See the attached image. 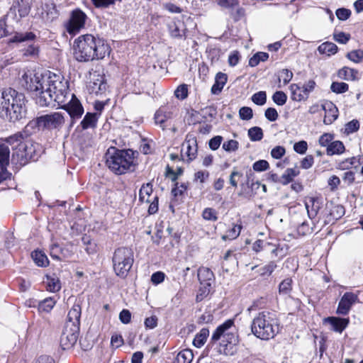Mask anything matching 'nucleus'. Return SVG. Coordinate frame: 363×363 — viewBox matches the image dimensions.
Instances as JSON below:
<instances>
[{
	"label": "nucleus",
	"mask_w": 363,
	"mask_h": 363,
	"mask_svg": "<svg viewBox=\"0 0 363 363\" xmlns=\"http://www.w3.org/2000/svg\"><path fill=\"white\" fill-rule=\"evenodd\" d=\"M239 115L242 120H250L252 118V109L250 107H242L239 111Z\"/></svg>",
	"instance_id": "13d9d810"
},
{
	"label": "nucleus",
	"mask_w": 363,
	"mask_h": 363,
	"mask_svg": "<svg viewBox=\"0 0 363 363\" xmlns=\"http://www.w3.org/2000/svg\"><path fill=\"white\" fill-rule=\"evenodd\" d=\"M3 112L10 121L22 118L26 113L24 94L12 88L0 91V113Z\"/></svg>",
	"instance_id": "7ed1b4c3"
},
{
	"label": "nucleus",
	"mask_w": 363,
	"mask_h": 363,
	"mask_svg": "<svg viewBox=\"0 0 363 363\" xmlns=\"http://www.w3.org/2000/svg\"><path fill=\"white\" fill-rule=\"evenodd\" d=\"M209 335V330L207 328H202L194 339L193 344L195 347L200 348L206 342Z\"/></svg>",
	"instance_id": "c756f323"
},
{
	"label": "nucleus",
	"mask_w": 363,
	"mask_h": 363,
	"mask_svg": "<svg viewBox=\"0 0 363 363\" xmlns=\"http://www.w3.org/2000/svg\"><path fill=\"white\" fill-rule=\"evenodd\" d=\"M58 105L69 113L71 118L70 128L73 126L75 119L81 118L84 113L83 106L74 94H69V96L66 97L65 102L60 103Z\"/></svg>",
	"instance_id": "9b49d317"
},
{
	"label": "nucleus",
	"mask_w": 363,
	"mask_h": 363,
	"mask_svg": "<svg viewBox=\"0 0 363 363\" xmlns=\"http://www.w3.org/2000/svg\"><path fill=\"white\" fill-rule=\"evenodd\" d=\"M174 96L180 99L184 100L188 96V87L185 84L179 85L174 91Z\"/></svg>",
	"instance_id": "3c124183"
},
{
	"label": "nucleus",
	"mask_w": 363,
	"mask_h": 363,
	"mask_svg": "<svg viewBox=\"0 0 363 363\" xmlns=\"http://www.w3.org/2000/svg\"><path fill=\"white\" fill-rule=\"evenodd\" d=\"M222 147L227 152H234L238 149L239 143L237 140H230L225 142Z\"/></svg>",
	"instance_id": "5fc2aeb1"
},
{
	"label": "nucleus",
	"mask_w": 363,
	"mask_h": 363,
	"mask_svg": "<svg viewBox=\"0 0 363 363\" xmlns=\"http://www.w3.org/2000/svg\"><path fill=\"white\" fill-rule=\"evenodd\" d=\"M269 57L267 52H259L255 54L249 60V65L251 67L257 66L259 62H264Z\"/></svg>",
	"instance_id": "e433bc0d"
},
{
	"label": "nucleus",
	"mask_w": 363,
	"mask_h": 363,
	"mask_svg": "<svg viewBox=\"0 0 363 363\" xmlns=\"http://www.w3.org/2000/svg\"><path fill=\"white\" fill-rule=\"evenodd\" d=\"M248 136L252 141H259L263 138V132L259 127H252L248 130Z\"/></svg>",
	"instance_id": "ea45409f"
},
{
	"label": "nucleus",
	"mask_w": 363,
	"mask_h": 363,
	"mask_svg": "<svg viewBox=\"0 0 363 363\" xmlns=\"http://www.w3.org/2000/svg\"><path fill=\"white\" fill-rule=\"evenodd\" d=\"M30 11V6L28 0H14L8 16L19 21L21 18L28 16Z\"/></svg>",
	"instance_id": "4468645a"
},
{
	"label": "nucleus",
	"mask_w": 363,
	"mask_h": 363,
	"mask_svg": "<svg viewBox=\"0 0 363 363\" xmlns=\"http://www.w3.org/2000/svg\"><path fill=\"white\" fill-rule=\"evenodd\" d=\"M349 89L347 84L345 82H333L330 86V89L333 92L336 94H342L346 92Z\"/></svg>",
	"instance_id": "c03bdc74"
},
{
	"label": "nucleus",
	"mask_w": 363,
	"mask_h": 363,
	"mask_svg": "<svg viewBox=\"0 0 363 363\" xmlns=\"http://www.w3.org/2000/svg\"><path fill=\"white\" fill-rule=\"evenodd\" d=\"M212 289V286L209 285V284H201V286L199 289L197 295L196 296V301L201 302L206 298Z\"/></svg>",
	"instance_id": "4c0bfd02"
},
{
	"label": "nucleus",
	"mask_w": 363,
	"mask_h": 363,
	"mask_svg": "<svg viewBox=\"0 0 363 363\" xmlns=\"http://www.w3.org/2000/svg\"><path fill=\"white\" fill-rule=\"evenodd\" d=\"M272 99L276 104L283 106L286 102L287 96L283 91H277L273 94Z\"/></svg>",
	"instance_id": "864d4df0"
},
{
	"label": "nucleus",
	"mask_w": 363,
	"mask_h": 363,
	"mask_svg": "<svg viewBox=\"0 0 363 363\" xmlns=\"http://www.w3.org/2000/svg\"><path fill=\"white\" fill-rule=\"evenodd\" d=\"M358 72L356 69L345 67L339 70L338 76L345 80H356L358 77Z\"/></svg>",
	"instance_id": "a878e982"
},
{
	"label": "nucleus",
	"mask_w": 363,
	"mask_h": 363,
	"mask_svg": "<svg viewBox=\"0 0 363 363\" xmlns=\"http://www.w3.org/2000/svg\"><path fill=\"white\" fill-rule=\"evenodd\" d=\"M122 0H91L93 5L96 9H107L113 6L117 1L121 2Z\"/></svg>",
	"instance_id": "a19ab883"
},
{
	"label": "nucleus",
	"mask_w": 363,
	"mask_h": 363,
	"mask_svg": "<svg viewBox=\"0 0 363 363\" xmlns=\"http://www.w3.org/2000/svg\"><path fill=\"white\" fill-rule=\"evenodd\" d=\"M299 174V170L296 168H288L285 173L282 175V178L284 179V183H290L293 178Z\"/></svg>",
	"instance_id": "a18cd8bd"
},
{
	"label": "nucleus",
	"mask_w": 363,
	"mask_h": 363,
	"mask_svg": "<svg viewBox=\"0 0 363 363\" xmlns=\"http://www.w3.org/2000/svg\"><path fill=\"white\" fill-rule=\"evenodd\" d=\"M99 116V113H86L80 123L82 129L94 128L96 126Z\"/></svg>",
	"instance_id": "4be33fe9"
},
{
	"label": "nucleus",
	"mask_w": 363,
	"mask_h": 363,
	"mask_svg": "<svg viewBox=\"0 0 363 363\" xmlns=\"http://www.w3.org/2000/svg\"><path fill=\"white\" fill-rule=\"evenodd\" d=\"M82 313L81 305L79 302L74 303L67 314L66 325L79 328L80 317Z\"/></svg>",
	"instance_id": "f3484780"
},
{
	"label": "nucleus",
	"mask_w": 363,
	"mask_h": 363,
	"mask_svg": "<svg viewBox=\"0 0 363 363\" xmlns=\"http://www.w3.org/2000/svg\"><path fill=\"white\" fill-rule=\"evenodd\" d=\"M158 322V318L156 315H153L150 317L146 318L145 319V326L147 329H153L157 327Z\"/></svg>",
	"instance_id": "0e129e2a"
},
{
	"label": "nucleus",
	"mask_w": 363,
	"mask_h": 363,
	"mask_svg": "<svg viewBox=\"0 0 363 363\" xmlns=\"http://www.w3.org/2000/svg\"><path fill=\"white\" fill-rule=\"evenodd\" d=\"M233 324L234 321L233 320H227L216 328L211 336V343L220 340V345L224 347L223 350L220 349V353L227 354V346L228 345H235L238 342V335L230 331Z\"/></svg>",
	"instance_id": "0eeeda50"
},
{
	"label": "nucleus",
	"mask_w": 363,
	"mask_h": 363,
	"mask_svg": "<svg viewBox=\"0 0 363 363\" xmlns=\"http://www.w3.org/2000/svg\"><path fill=\"white\" fill-rule=\"evenodd\" d=\"M45 74H39L33 72H25L20 79L21 85L33 93L35 97L40 94V91L45 89Z\"/></svg>",
	"instance_id": "1a4fd4ad"
},
{
	"label": "nucleus",
	"mask_w": 363,
	"mask_h": 363,
	"mask_svg": "<svg viewBox=\"0 0 363 363\" xmlns=\"http://www.w3.org/2000/svg\"><path fill=\"white\" fill-rule=\"evenodd\" d=\"M197 276L200 281V284H209V285L212 286L214 283V274L210 269L207 267H200L198 270Z\"/></svg>",
	"instance_id": "aec40b11"
},
{
	"label": "nucleus",
	"mask_w": 363,
	"mask_h": 363,
	"mask_svg": "<svg viewBox=\"0 0 363 363\" xmlns=\"http://www.w3.org/2000/svg\"><path fill=\"white\" fill-rule=\"evenodd\" d=\"M45 89L40 91L37 97L36 103L42 106H48L53 102L65 103L66 97L70 94L68 91V84L63 78L54 73L49 72L45 74Z\"/></svg>",
	"instance_id": "f03ea898"
},
{
	"label": "nucleus",
	"mask_w": 363,
	"mask_h": 363,
	"mask_svg": "<svg viewBox=\"0 0 363 363\" xmlns=\"http://www.w3.org/2000/svg\"><path fill=\"white\" fill-rule=\"evenodd\" d=\"M222 140H223V137L222 136L217 135V136L213 137V138H211L209 140V143H208L209 147L212 150H218L219 148L221 143H222Z\"/></svg>",
	"instance_id": "338daca9"
},
{
	"label": "nucleus",
	"mask_w": 363,
	"mask_h": 363,
	"mask_svg": "<svg viewBox=\"0 0 363 363\" xmlns=\"http://www.w3.org/2000/svg\"><path fill=\"white\" fill-rule=\"evenodd\" d=\"M228 80L227 74L218 72L215 77V83L211 87V93L215 95L219 94L223 89Z\"/></svg>",
	"instance_id": "412c9836"
},
{
	"label": "nucleus",
	"mask_w": 363,
	"mask_h": 363,
	"mask_svg": "<svg viewBox=\"0 0 363 363\" xmlns=\"http://www.w3.org/2000/svg\"><path fill=\"white\" fill-rule=\"evenodd\" d=\"M182 152H184L189 161L194 160L197 155L198 145L196 135L193 133H189L186 135L184 142L182 144Z\"/></svg>",
	"instance_id": "2eb2a0df"
},
{
	"label": "nucleus",
	"mask_w": 363,
	"mask_h": 363,
	"mask_svg": "<svg viewBox=\"0 0 363 363\" xmlns=\"http://www.w3.org/2000/svg\"><path fill=\"white\" fill-rule=\"evenodd\" d=\"M242 177V173L234 169L230 177L229 182L230 184L235 188L238 186V179Z\"/></svg>",
	"instance_id": "69168bd1"
},
{
	"label": "nucleus",
	"mask_w": 363,
	"mask_h": 363,
	"mask_svg": "<svg viewBox=\"0 0 363 363\" xmlns=\"http://www.w3.org/2000/svg\"><path fill=\"white\" fill-rule=\"evenodd\" d=\"M252 101L257 105L262 106L266 103L267 94L265 91H260L252 96Z\"/></svg>",
	"instance_id": "de8ad7c7"
},
{
	"label": "nucleus",
	"mask_w": 363,
	"mask_h": 363,
	"mask_svg": "<svg viewBox=\"0 0 363 363\" xmlns=\"http://www.w3.org/2000/svg\"><path fill=\"white\" fill-rule=\"evenodd\" d=\"M318 50L320 53L331 55L337 52V46L333 43L325 42L318 46Z\"/></svg>",
	"instance_id": "7c9ffc66"
},
{
	"label": "nucleus",
	"mask_w": 363,
	"mask_h": 363,
	"mask_svg": "<svg viewBox=\"0 0 363 363\" xmlns=\"http://www.w3.org/2000/svg\"><path fill=\"white\" fill-rule=\"evenodd\" d=\"M112 261L116 275L125 278L134 262L133 252L128 247H119L115 250Z\"/></svg>",
	"instance_id": "423d86ee"
},
{
	"label": "nucleus",
	"mask_w": 363,
	"mask_h": 363,
	"mask_svg": "<svg viewBox=\"0 0 363 363\" xmlns=\"http://www.w3.org/2000/svg\"><path fill=\"white\" fill-rule=\"evenodd\" d=\"M87 16L80 9L72 11L70 18L66 25L67 31L69 34H76L84 27Z\"/></svg>",
	"instance_id": "f8f14e48"
},
{
	"label": "nucleus",
	"mask_w": 363,
	"mask_h": 363,
	"mask_svg": "<svg viewBox=\"0 0 363 363\" xmlns=\"http://www.w3.org/2000/svg\"><path fill=\"white\" fill-rule=\"evenodd\" d=\"M269 167V164L268 162L264 160H260L253 164V169L256 172H262L267 170Z\"/></svg>",
	"instance_id": "e2e57ef3"
},
{
	"label": "nucleus",
	"mask_w": 363,
	"mask_h": 363,
	"mask_svg": "<svg viewBox=\"0 0 363 363\" xmlns=\"http://www.w3.org/2000/svg\"><path fill=\"white\" fill-rule=\"evenodd\" d=\"M193 358L194 354L191 350H183L177 354L175 363H191Z\"/></svg>",
	"instance_id": "cd10ccee"
},
{
	"label": "nucleus",
	"mask_w": 363,
	"mask_h": 363,
	"mask_svg": "<svg viewBox=\"0 0 363 363\" xmlns=\"http://www.w3.org/2000/svg\"><path fill=\"white\" fill-rule=\"evenodd\" d=\"M152 193V185L151 183H147L143 184L139 191V200L141 202L149 203L150 199H149L150 196Z\"/></svg>",
	"instance_id": "393cba45"
},
{
	"label": "nucleus",
	"mask_w": 363,
	"mask_h": 363,
	"mask_svg": "<svg viewBox=\"0 0 363 363\" xmlns=\"http://www.w3.org/2000/svg\"><path fill=\"white\" fill-rule=\"evenodd\" d=\"M290 90L291 92V99L293 101H301L306 99V94L302 91L301 88L296 84H293L290 86Z\"/></svg>",
	"instance_id": "72a5a7b5"
},
{
	"label": "nucleus",
	"mask_w": 363,
	"mask_h": 363,
	"mask_svg": "<svg viewBox=\"0 0 363 363\" xmlns=\"http://www.w3.org/2000/svg\"><path fill=\"white\" fill-rule=\"evenodd\" d=\"M286 152L285 148L282 146H276L271 151V155L274 159H280Z\"/></svg>",
	"instance_id": "774afa93"
},
{
	"label": "nucleus",
	"mask_w": 363,
	"mask_h": 363,
	"mask_svg": "<svg viewBox=\"0 0 363 363\" xmlns=\"http://www.w3.org/2000/svg\"><path fill=\"white\" fill-rule=\"evenodd\" d=\"M292 289V279L291 278H286L284 279L279 286V293L288 294Z\"/></svg>",
	"instance_id": "09e8293b"
},
{
	"label": "nucleus",
	"mask_w": 363,
	"mask_h": 363,
	"mask_svg": "<svg viewBox=\"0 0 363 363\" xmlns=\"http://www.w3.org/2000/svg\"><path fill=\"white\" fill-rule=\"evenodd\" d=\"M36 146L38 145L28 138L23 143L17 145L14 149L12 160H16L20 165H25L29 160H34Z\"/></svg>",
	"instance_id": "6e6552de"
},
{
	"label": "nucleus",
	"mask_w": 363,
	"mask_h": 363,
	"mask_svg": "<svg viewBox=\"0 0 363 363\" xmlns=\"http://www.w3.org/2000/svg\"><path fill=\"white\" fill-rule=\"evenodd\" d=\"M357 162V160L355 157L347 158L338 162L337 168L340 170L350 169L352 166L355 165Z\"/></svg>",
	"instance_id": "79ce46f5"
},
{
	"label": "nucleus",
	"mask_w": 363,
	"mask_h": 363,
	"mask_svg": "<svg viewBox=\"0 0 363 363\" xmlns=\"http://www.w3.org/2000/svg\"><path fill=\"white\" fill-rule=\"evenodd\" d=\"M28 133L23 130L20 131L16 133H15L13 135H11L5 139V142L9 143V145H14L15 143H23L26 139L28 138Z\"/></svg>",
	"instance_id": "bb28decb"
},
{
	"label": "nucleus",
	"mask_w": 363,
	"mask_h": 363,
	"mask_svg": "<svg viewBox=\"0 0 363 363\" xmlns=\"http://www.w3.org/2000/svg\"><path fill=\"white\" fill-rule=\"evenodd\" d=\"M347 57L350 60H351L355 63H358V62H361L362 60L363 59V50H352L350 52H348L347 54Z\"/></svg>",
	"instance_id": "8fccbe9b"
},
{
	"label": "nucleus",
	"mask_w": 363,
	"mask_h": 363,
	"mask_svg": "<svg viewBox=\"0 0 363 363\" xmlns=\"http://www.w3.org/2000/svg\"><path fill=\"white\" fill-rule=\"evenodd\" d=\"M241 227L240 225H234L232 228L228 230L225 235L222 236L223 240L227 239L233 240L238 238L240 233Z\"/></svg>",
	"instance_id": "37998d69"
},
{
	"label": "nucleus",
	"mask_w": 363,
	"mask_h": 363,
	"mask_svg": "<svg viewBox=\"0 0 363 363\" xmlns=\"http://www.w3.org/2000/svg\"><path fill=\"white\" fill-rule=\"evenodd\" d=\"M251 331L261 340L272 339L279 331L278 320L269 312L259 313L252 321Z\"/></svg>",
	"instance_id": "39448f33"
},
{
	"label": "nucleus",
	"mask_w": 363,
	"mask_h": 363,
	"mask_svg": "<svg viewBox=\"0 0 363 363\" xmlns=\"http://www.w3.org/2000/svg\"><path fill=\"white\" fill-rule=\"evenodd\" d=\"M357 299L358 297L356 294L352 292H346L339 302L337 313L347 315L350 311L352 306L357 302Z\"/></svg>",
	"instance_id": "dca6fc26"
},
{
	"label": "nucleus",
	"mask_w": 363,
	"mask_h": 363,
	"mask_svg": "<svg viewBox=\"0 0 363 363\" xmlns=\"http://www.w3.org/2000/svg\"><path fill=\"white\" fill-rule=\"evenodd\" d=\"M345 151L344 144L340 140L333 141L326 149L328 155H341Z\"/></svg>",
	"instance_id": "b1692460"
},
{
	"label": "nucleus",
	"mask_w": 363,
	"mask_h": 363,
	"mask_svg": "<svg viewBox=\"0 0 363 363\" xmlns=\"http://www.w3.org/2000/svg\"><path fill=\"white\" fill-rule=\"evenodd\" d=\"M35 38V35L32 32L16 33L11 39V43H21L24 41L33 40Z\"/></svg>",
	"instance_id": "2f4dec72"
},
{
	"label": "nucleus",
	"mask_w": 363,
	"mask_h": 363,
	"mask_svg": "<svg viewBox=\"0 0 363 363\" xmlns=\"http://www.w3.org/2000/svg\"><path fill=\"white\" fill-rule=\"evenodd\" d=\"M324 323H328L332 326V329L336 332L342 333L349 323V319L338 317H328L324 319Z\"/></svg>",
	"instance_id": "6ab92c4d"
},
{
	"label": "nucleus",
	"mask_w": 363,
	"mask_h": 363,
	"mask_svg": "<svg viewBox=\"0 0 363 363\" xmlns=\"http://www.w3.org/2000/svg\"><path fill=\"white\" fill-rule=\"evenodd\" d=\"M55 303L56 301L54 299V298H46L39 303V310L45 312H50L53 308Z\"/></svg>",
	"instance_id": "c9c22d12"
},
{
	"label": "nucleus",
	"mask_w": 363,
	"mask_h": 363,
	"mask_svg": "<svg viewBox=\"0 0 363 363\" xmlns=\"http://www.w3.org/2000/svg\"><path fill=\"white\" fill-rule=\"evenodd\" d=\"M39 128L49 131H59L65 123V118L62 113L54 112L39 116L36 119Z\"/></svg>",
	"instance_id": "9d476101"
},
{
	"label": "nucleus",
	"mask_w": 363,
	"mask_h": 363,
	"mask_svg": "<svg viewBox=\"0 0 363 363\" xmlns=\"http://www.w3.org/2000/svg\"><path fill=\"white\" fill-rule=\"evenodd\" d=\"M333 135L330 133H324L319 138V144L322 147H329L330 144L332 143L333 140Z\"/></svg>",
	"instance_id": "6e6d98bb"
},
{
	"label": "nucleus",
	"mask_w": 363,
	"mask_h": 363,
	"mask_svg": "<svg viewBox=\"0 0 363 363\" xmlns=\"http://www.w3.org/2000/svg\"><path fill=\"white\" fill-rule=\"evenodd\" d=\"M308 149L307 142L305 140H301L298 143H296L294 145V150L298 154L303 155L305 154Z\"/></svg>",
	"instance_id": "bf43d9fd"
},
{
	"label": "nucleus",
	"mask_w": 363,
	"mask_h": 363,
	"mask_svg": "<svg viewBox=\"0 0 363 363\" xmlns=\"http://www.w3.org/2000/svg\"><path fill=\"white\" fill-rule=\"evenodd\" d=\"M330 106L329 112L326 113L323 120V123L326 125L331 124L337 118V108L333 104H330Z\"/></svg>",
	"instance_id": "58836bf2"
},
{
	"label": "nucleus",
	"mask_w": 363,
	"mask_h": 363,
	"mask_svg": "<svg viewBox=\"0 0 363 363\" xmlns=\"http://www.w3.org/2000/svg\"><path fill=\"white\" fill-rule=\"evenodd\" d=\"M172 116V112L167 110L166 108H160L155 114V122L156 124L160 125L162 130H164L167 126L168 120Z\"/></svg>",
	"instance_id": "a211bd4d"
},
{
	"label": "nucleus",
	"mask_w": 363,
	"mask_h": 363,
	"mask_svg": "<svg viewBox=\"0 0 363 363\" xmlns=\"http://www.w3.org/2000/svg\"><path fill=\"white\" fill-rule=\"evenodd\" d=\"M35 263L39 267H46L48 264L47 256L41 251H34L31 254Z\"/></svg>",
	"instance_id": "f704fd0d"
},
{
	"label": "nucleus",
	"mask_w": 363,
	"mask_h": 363,
	"mask_svg": "<svg viewBox=\"0 0 363 363\" xmlns=\"http://www.w3.org/2000/svg\"><path fill=\"white\" fill-rule=\"evenodd\" d=\"M168 28L172 38H181L184 35V24L181 21L171 22L168 25Z\"/></svg>",
	"instance_id": "5701e85b"
},
{
	"label": "nucleus",
	"mask_w": 363,
	"mask_h": 363,
	"mask_svg": "<svg viewBox=\"0 0 363 363\" xmlns=\"http://www.w3.org/2000/svg\"><path fill=\"white\" fill-rule=\"evenodd\" d=\"M73 50L76 60L86 62L104 58L109 54L110 47L104 39L86 34L74 40Z\"/></svg>",
	"instance_id": "f257e3e1"
},
{
	"label": "nucleus",
	"mask_w": 363,
	"mask_h": 363,
	"mask_svg": "<svg viewBox=\"0 0 363 363\" xmlns=\"http://www.w3.org/2000/svg\"><path fill=\"white\" fill-rule=\"evenodd\" d=\"M217 211L212 208H206L202 213L203 219L211 221H216L218 220Z\"/></svg>",
	"instance_id": "49530a36"
},
{
	"label": "nucleus",
	"mask_w": 363,
	"mask_h": 363,
	"mask_svg": "<svg viewBox=\"0 0 363 363\" xmlns=\"http://www.w3.org/2000/svg\"><path fill=\"white\" fill-rule=\"evenodd\" d=\"M106 165L114 174L121 175L135 167V152L130 149L117 150L112 147L106 153Z\"/></svg>",
	"instance_id": "20e7f679"
},
{
	"label": "nucleus",
	"mask_w": 363,
	"mask_h": 363,
	"mask_svg": "<svg viewBox=\"0 0 363 363\" xmlns=\"http://www.w3.org/2000/svg\"><path fill=\"white\" fill-rule=\"evenodd\" d=\"M79 332V328L65 324L60 337V345L63 350L69 349L75 345L78 339Z\"/></svg>",
	"instance_id": "ddd939ff"
},
{
	"label": "nucleus",
	"mask_w": 363,
	"mask_h": 363,
	"mask_svg": "<svg viewBox=\"0 0 363 363\" xmlns=\"http://www.w3.org/2000/svg\"><path fill=\"white\" fill-rule=\"evenodd\" d=\"M224 261L229 262L232 266L238 265V257L233 250H228L223 257Z\"/></svg>",
	"instance_id": "4d7b16f0"
},
{
	"label": "nucleus",
	"mask_w": 363,
	"mask_h": 363,
	"mask_svg": "<svg viewBox=\"0 0 363 363\" xmlns=\"http://www.w3.org/2000/svg\"><path fill=\"white\" fill-rule=\"evenodd\" d=\"M359 128V123L357 120H352L345 125V132L349 134L356 132Z\"/></svg>",
	"instance_id": "680f3d73"
},
{
	"label": "nucleus",
	"mask_w": 363,
	"mask_h": 363,
	"mask_svg": "<svg viewBox=\"0 0 363 363\" xmlns=\"http://www.w3.org/2000/svg\"><path fill=\"white\" fill-rule=\"evenodd\" d=\"M334 39L339 43L345 44L350 39V35L344 32L334 33Z\"/></svg>",
	"instance_id": "052dcab7"
},
{
	"label": "nucleus",
	"mask_w": 363,
	"mask_h": 363,
	"mask_svg": "<svg viewBox=\"0 0 363 363\" xmlns=\"http://www.w3.org/2000/svg\"><path fill=\"white\" fill-rule=\"evenodd\" d=\"M10 150L7 145L0 141V166H8L9 164Z\"/></svg>",
	"instance_id": "c85d7f7f"
},
{
	"label": "nucleus",
	"mask_w": 363,
	"mask_h": 363,
	"mask_svg": "<svg viewBox=\"0 0 363 363\" xmlns=\"http://www.w3.org/2000/svg\"><path fill=\"white\" fill-rule=\"evenodd\" d=\"M46 284V289L50 292H57L61 289L60 281L58 278L47 276L46 280L44 281Z\"/></svg>",
	"instance_id": "473e14b6"
},
{
	"label": "nucleus",
	"mask_w": 363,
	"mask_h": 363,
	"mask_svg": "<svg viewBox=\"0 0 363 363\" xmlns=\"http://www.w3.org/2000/svg\"><path fill=\"white\" fill-rule=\"evenodd\" d=\"M266 248H264V251L270 252L274 257L280 255V252L282 251V248H280L277 244H274L269 242L265 241Z\"/></svg>",
	"instance_id": "603ef678"
}]
</instances>
